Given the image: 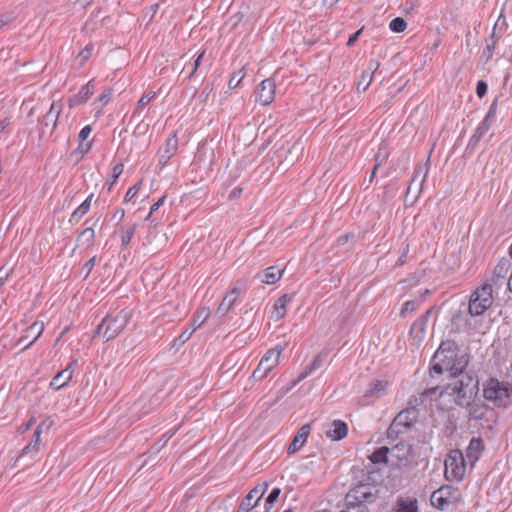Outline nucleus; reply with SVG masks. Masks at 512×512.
Wrapping results in <instances>:
<instances>
[{
	"label": "nucleus",
	"mask_w": 512,
	"mask_h": 512,
	"mask_svg": "<svg viewBox=\"0 0 512 512\" xmlns=\"http://www.w3.org/2000/svg\"><path fill=\"white\" fill-rule=\"evenodd\" d=\"M450 495V487H442L432 493L431 503L439 510H446L452 502Z\"/></svg>",
	"instance_id": "21"
},
{
	"label": "nucleus",
	"mask_w": 512,
	"mask_h": 512,
	"mask_svg": "<svg viewBox=\"0 0 512 512\" xmlns=\"http://www.w3.org/2000/svg\"><path fill=\"white\" fill-rule=\"evenodd\" d=\"M487 90H488V85L485 81L483 80H480L478 81L477 83V86H476V94L479 98H482L486 95L487 93Z\"/></svg>",
	"instance_id": "51"
},
{
	"label": "nucleus",
	"mask_w": 512,
	"mask_h": 512,
	"mask_svg": "<svg viewBox=\"0 0 512 512\" xmlns=\"http://www.w3.org/2000/svg\"><path fill=\"white\" fill-rule=\"evenodd\" d=\"M92 132V127L90 125L84 126L79 132L78 139L79 142H84L90 136Z\"/></svg>",
	"instance_id": "53"
},
{
	"label": "nucleus",
	"mask_w": 512,
	"mask_h": 512,
	"mask_svg": "<svg viewBox=\"0 0 512 512\" xmlns=\"http://www.w3.org/2000/svg\"><path fill=\"white\" fill-rule=\"evenodd\" d=\"M445 476L449 481H460L463 479L466 471L465 458L460 450H452L447 455L445 461Z\"/></svg>",
	"instance_id": "9"
},
{
	"label": "nucleus",
	"mask_w": 512,
	"mask_h": 512,
	"mask_svg": "<svg viewBox=\"0 0 512 512\" xmlns=\"http://www.w3.org/2000/svg\"><path fill=\"white\" fill-rule=\"evenodd\" d=\"M209 316L210 309L208 307L200 308L193 318L192 328L184 330L179 336L180 340L182 342H186L191 337L193 332H195L197 328H199L203 323L207 321Z\"/></svg>",
	"instance_id": "19"
},
{
	"label": "nucleus",
	"mask_w": 512,
	"mask_h": 512,
	"mask_svg": "<svg viewBox=\"0 0 512 512\" xmlns=\"http://www.w3.org/2000/svg\"><path fill=\"white\" fill-rule=\"evenodd\" d=\"M204 54H205V50H203V51H202V52L197 56V58L194 60V63H193V65H192V69H191V71H190V72H189V74H188V78H189V79L193 77V75L195 74V72L197 71V69L200 67V65H201V61H202V59H203V57H204Z\"/></svg>",
	"instance_id": "48"
},
{
	"label": "nucleus",
	"mask_w": 512,
	"mask_h": 512,
	"mask_svg": "<svg viewBox=\"0 0 512 512\" xmlns=\"http://www.w3.org/2000/svg\"><path fill=\"white\" fill-rule=\"evenodd\" d=\"M470 421L479 423L482 428L493 429L497 422V412L494 408L487 406L482 402H473L467 404Z\"/></svg>",
	"instance_id": "8"
},
{
	"label": "nucleus",
	"mask_w": 512,
	"mask_h": 512,
	"mask_svg": "<svg viewBox=\"0 0 512 512\" xmlns=\"http://www.w3.org/2000/svg\"><path fill=\"white\" fill-rule=\"evenodd\" d=\"M283 273L284 269H281L278 266H270L264 271L257 273L255 277L262 283L271 285L278 282L282 278Z\"/></svg>",
	"instance_id": "24"
},
{
	"label": "nucleus",
	"mask_w": 512,
	"mask_h": 512,
	"mask_svg": "<svg viewBox=\"0 0 512 512\" xmlns=\"http://www.w3.org/2000/svg\"><path fill=\"white\" fill-rule=\"evenodd\" d=\"M293 297L294 295L284 294L275 301L273 305V319L280 320L286 315V306L293 300Z\"/></svg>",
	"instance_id": "30"
},
{
	"label": "nucleus",
	"mask_w": 512,
	"mask_h": 512,
	"mask_svg": "<svg viewBox=\"0 0 512 512\" xmlns=\"http://www.w3.org/2000/svg\"><path fill=\"white\" fill-rule=\"evenodd\" d=\"M412 445L406 442H399L390 449V461L399 469H407L411 466Z\"/></svg>",
	"instance_id": "10"
},
{
	"label": "nucleus",
	"mask_w": 512,
	"mask_h": 512,
	"mask_svg": "<svg viewBox=\"0 0 512 512\" xmlns=\"http://www.w3.org/2000/svg\"><path fill=\"white\" fill-rule=\"evenodd\" d=\"M73 364H76V361L71 363L66 369H64L61 372L56 374V376L52 379V381L50 383V386L53 389L59 390L69 383V381L72 379V365Z\"/></svg>",
	"instance_id": "29"
},
{
	"label": "nucleus",
	"mask_w": 512,
	"mask_h": 512,
	"mask_svg": "<svg viewBox=\"0 0 512 512\" xmlns=\"http://www.w3.org/2000/svg\"><path fill=\"white\" fill-rule=\"evenodd\" d=\"M327 355V353L318 354L312 361V366H316L317 368H319L322 365L323 361L327 358Z\"/></svg>",
	"instance_id": "55"
},
{
	"label": "nucleus",
	"mask_w": 512,
	"mask_h": 512,
	"mask_svg": "<svg viewBox=\"0 0 512 512\" xmlns=\"http://www.w3.org/2000/svg\"><path fill=\"white\" fill-rule=\"evenodd\" d=\"M178 149V140L176 133L166 140L165 146L160 148L158 151V162L161 168H163L170 158L176 154Z\"/></svg>",
	"instance_id": "17"
},
{
	"label": "nucleus",
	"mask_w": 512,
	"mask_h": 512,
	"mask_svg": "<svg viewBox=\"0 0 512 512\" xmlns=\"http://www.w3.org/2000/svg\"><path fill=\"white\" fill-rule=\"evenodd\" d=\"M53 420L50 418H46L43 421L39 423V425L36 427L35 431L42 433L43 431H48L51 426L53 425Z\"/></svg>",
	"instance_id": "49"
},
{
	"label": "nucleus",
	"mask_w": 512,
	"mask_h": 512,
	"mask_svg": "<svg viewBox=\"0 0 512 512\" xmlns=\"http://www.w3.org/2000/svg\"><path fill=\"white\" fill-rule=\"evenodd\" d=\"M512 387L507 382H501L496 378H490L483 388V396L486 400L497 406L506 407L510 403Z\"/></svg>",
	"instance_id": "6"
},
{
	"label": "nucleus",
	"mask_w": 512,
	"mask_h": 512,
	"mask_svg": "<svg viewBox=\"0 0 512 512\" xmlns=\"http://www.w3.org/2000/svg\"><path fill=\"white\" fill-rule=\"evenodd\" d=\"M166 196H162L157 202H155L151 208L149 214L146 216L145 220L149 221L152 217V214L156 212L165 202Z\"/></svg>",
	"instance_id": "52"
},
{
	"label": "nucleus",
	"mask_w": 512,
	"mask_h": 512,
	"mask_svg": "<svg viewBox=\"0 0 512 512\" xmlns=\"http://www.w3.org/2000/svg\"><path fill=\"white\" fill-rule=\"evenodd\" d=\"M421 170H422V167H420V168H419V170H417V171L414 173V176H413V178H412V180H411V182H410V184H409V186H408V191H407V193H410V192L412 191L413 187L416 185V181H417V179H418V178H419V176H420V172H421Z\"/></svg>",
	"instance_id": "64"
},
{
	"label": "nucleus",
	"mask_w": 512,
	"mask_h": 512,
	"mask_svg": "<svg viewBox=\"0 0 512 512\" xmlns=\"http://www.w3.org/2000/svg\"><path fill=\"white\" fill-rule=\"evenodd\" d=\"M420 303H421V301H419V300H409V301H406L403 304V307L401 309L400 315L402 317H405L408 313L414 312L415 310H417V308L419 307Z\"/></svg>",
	"instance_id": "41"
},
{
	"label": "nucleus",
	"mask_w": 512,
	"mask_h": 512,
	"mask_svg": "<svg viewBox=\"0 0 512 512\" xmlns=\"http://www.w3.org/2000/svg\"><path fill=\"white\" fill-rule=\"evenodd\" d=\"M379 66L380 63L376 60H371L369 62L368 68L365 71H363L361 78L358 82V90L362 89L363 91H365L369 87V85L372 82L373 75L375 71L379 68Z\"/></svg>",
	"instance_id": "26"
},
{
	"label": "nucleus",
	"mask_w": 512,
	"mask_h": 512,
	"mask_svg": "<svg viewBox=\"0 0 512 512\" xmlns=\"http://www.w3.org/2000/svg\"><path fill=\"white\" fill-rule=\"evenodd\" d=\"M510 269V260L506 257L501 258L497 265L495 266L490 282L488 283L491 284L492 286H501L503 280H505Z\"/></svg>",
	"instance_id": "20"
},
{
	"label": "nucleus",
	"mask_w": 512,
	"mask_h": 512,
	"mask_svg": "<svg viewBox=\"0 0 512 512\" xmlns=\"http://www.w3.org/2000/svg\"><path fill=\"white\" fill-rule=\"evenodd\" d=\"M156 96V93H148L144 94L138 101L137 107L135 109V113H138L140 109L144 108L146 105H148Z\"/></svg>",
	"instance_id": "44"
},
{
	"label": "nucleus",
	"mask_w": 512,
	"mask_h": 512,
	"mask_svg": "<svg viewBox=\"0 0 512 512\" xmlns=\"http://www.w3.org/2000/svg\"><path fill=\"white\" fill-rule=\"evenodd\" d=\"M468 365V360L465 355L459 353L442 354L435 353L430 368L431 374L441 375L447 373L448 376H455L461 374Z\"/></svg>",
	"instance_id": "3"
},
{
	"label": "nucleus",
	"mask_w": 512,
	"mask_h": 512,
	"mask_svg": "<svg viewBox=\"0 0 512 512\" xmlns=\"http://www.w3.org/2000/svg\"><path fill=\"white\" fill-rule=\"evenodd\" d=\"M388 158V151L384 147H380L378 149V152L375 154V168H379L381 165H383Z\"/></svg>",
	"instance_id": "42"
},
{
	"label": "nucleus",
	"mask_w": 512,
	"mask_h": 512,
	"mask_svg": "<svg viewBox=\"0 0 512 512\" xmlns=\"http://www.w3.org/2000/svg\"><path fill=\"white\" fill-rule=\"evenodd\" d=\"M119 229L121 231V246L125 248L130 244L135 234L137 223L122 225Z\"/></svg>",
	"instance_id": "36"
},
{
	"label": "nucleus",
	"mask_w": 512,
	"mask_h": 512,
	"mask_svg": "<svg viewBox=\"0 0 512 512\" xmlns=\"http://www.w3.org/2000/svg\"><path fill=\"white\" fill-rule=\"evenodd\" d=\"M124 217H125V210H124V209H122V208H118V209L115 211L114 215H113V219L117 220V225H118L120 222H122V221H123Z\"/></svg>",
	"instance_id": "62"
},
{
	"label": "nucleus",
	"mask_w": 512,
	"mask_h": 512,
	"mask_svg": "<svg viewBox=\"0 0 512 512\" xmlns=\"http://www.w3.org/2000/svg\"><path fill=\"white\" fill-rule=\"evenodd\" d=\"M94 88L95 85L93 80L89 81L86 85H84L81 88V90L76 95L69 99V107L72 108L85 103L94 93Z\"/></svg>",
	"instance_id": "25"
},
{
	"label": "nucleus",
	"mask_w": 512,
	"mask_h": 512,
	"mask_svg": "<svg viewBox=\"0 0 512 512\" xmlns=\"http://www.w3.org/2000/svg\"><path fill=\"white\" fill-rule=\"evenodd\" d=\"M92 51H93V46L92 45H87L79 54H78V58L81 59V64H83L85 61H87L91 55H92Z\"/></svg>",
	"instance_id": "50"
},
{
	"label": "nucleus",
	"mask_w": 512,
	"mask_h": 512,
	"mask_svg": "<svg viewBox=\"0 0 512 512\" xmlns=\"http://www.w3.org/2000/svg\"><path fill=\"white\" fill-rule=\"evenodd\" d=\"M316 366H312V362L305 368V370L299 375L298 381L306 378L308 375H310L314 370H316Z\"/></svg>",
	"instance_id": "57"
},
{
	"label": "nucleus",
	"mask_w": 512,
	"mask_h": 512,
	"mask_svg": "<svg viewBox=\"0 0 512 512\" xmlns=\"http://www.w3.org/2000/svg\"><path fill=\"white\" fill-rule=\"evenodd\" d=\"M39 451V446L30 442L28 445H26L21 453L18 455V457L15 459V462L13 463V467L17 466V463L21 461L22 459L29 457L30 461L25 463L24 466H29L32 462V460L35 458Z\"/></svg>",
	"instance_id": "31"
},
{
	"label": "nucleus",
	"mask_w": 512,
	"mask_h": 512,
	"mask_svg": "<svg viewBox=\"0 0 512 512\" xmlns=\"http://www.w3.org/2000/svg\"><path fill=\"white\" fill-rule=\"evenodd\" d=\"M491 128V126H489V124H487L486 122H484L482 120V122L479 124V126L477 127V129L475 130L476 133H478L480 136H484L488 130Z\"/></svg>",
	"instance_id": "54"
},
{
	"label": "nucleus",
	"mask_w": 512,
	"mask_h": 512,
	"mask_svg": "<svg viewBox=\"0 0 512 512\" xmlns=\"http://www.w3.org/2000/svg\"><path fill=\"white\" fill-rule=\"evenodd\" d=\"M498 99H494L487 112L488 117L494 118L497 113Z\"/></svg>",
	"instance_id": "59"
},
{
	"label": "nucleus",
	"mask_w": 512,
	"mask_h": 512,
	"mask_svg": "<svg viewBox=\"0 0 512 512\" xmlns=\"http://www.w3.org/2000/svg\"><path fill=\"white\" fill-rule=\"evenodd\" d=\"M43 331L44 323L40 321H35L28 328H26L23 332V335L18 340L19 344L28 341L27 344H25L22 348V351L28 349L32 344H34L42 335Z\"/></svg>",
	"instance_id": "15"
},
{
	"label": "nucleus",
	"mask_w": 512,
	"mask_h": 512,
	"mask_svg": "<svg viewBox=\"0 0 512 512\" xmlns=\"http://www.w3.org/2000/svg\"><path fill=\"white\" fill-rule=\"evenodd\" d=\"M130 319V312L123 309L116 315H106L97 325L94 337L103 334L105 341L116 338L126 327Z\"/></svg>",
	"instance_id": "4"
},
{
	"label": "nucleus",
	"mask_w": 512,
	"mask_h": 512,
	"mask_svg": "<svg viewBox=\"0 0 512 512\" xmlns=\"http://www.w3.org/2000/svg\"><path fill=\"white\" fill-rule=\"evenodd\" d=\"M140 186H141V182H138L137 184H135L134 186L129 188L127 193H126V195H125V197H124V201L125 202L131 201L136 196V194L138 193V191L140 189Z\"/></svg>",
	"instance_id": "47"
},
{
	"label": "nucleus",
	"mask_w": 512,
	"mask_h": 512,
	"mask_svg": "<svg viewBox=\"0 0 512 512\" xmlns=\"http://www.w3.org/2000/svg\"><path fill=\"white\" fill-rule=\"evenodd\" d=\"M109 99H110V92L107 91V92L102 93L99 96L97 102L100 104V107H102V106H104L105 104L108 103Z\"/></svg>",
	"instance_id": "63"
},
{
	"label": "nucleus",
	"mask_w": 512,
	"mask_h": 512,
	"mask_svg": "<svg viewBox=\"0 0 512 512\" xmlns=\"http://www.w3.org/2000/svg\"><path fill=\"white\" fill-rule=\"evenodd\" d=\"M379 489L370 482H359L345 496L346 508L352 512H370L369 506L376 502Z\"/></svg>",
	"instance_id": "1"
},
{
	"label": "nucleus",
	"mask_w": 512,
	"mask_h": 512,
	"mask_svg": "<svg viewBox=\"0 0 512 512\" xmlns=\"http://www.w3.org/2000/svg\"><path fill=\"white\" fill-rule=\"evenodd\" d=\"M419 417V410L412 406L400 411L387 429V437L395 440L411 430Z\"/></svg>",
	"instance_id": "5"
},
{
	"label": "nucleus",
	"mask_w": 512,
	"mask_h": 512,
	"mask_svg": "<svg viewBox=\"0 0 512 512\" xmlns=\"http://www.w3.org/2000/svg\"><path fill=\"white\" fill-rule=\"evenodd\" d=\"M92 147V143L91 142H79V146L77 148V150L81 153V154H86L89 152V150L91 149Z\"/></svg>",
	"instance_id": "56"
},
{
	"label": "nucleus",
	"mask_w": 512,
	"mask_h": 512,
	"mask_svg": "<svg viewBox=\"0 0 512 512\" xmlns=\"http://www.w3.org/2000/svg\"><path fill=\"white\" fill-rule=\"evenodd\" d=\"M331 429L326 432V436L334 441H339L346 437L348 433V426L344 421L334 420L331 424Z\"/></svg>",
	"instance_id": "28"
},
{
	"label": "nucleus",
	"mask_w": 512,
	"mask_h": 512,
	"mask_svg": "<svg viewBox=\"0 0 512 512\" xmlns=\"http://www.w3.org/2000/svg\"><path fill=\"white\" fill-rule=\"evenodd\" d=\"M370 461L373 464H387L390 461V449L382 446L376 449L370 456Z\"/></svg>",
	"instance_id": "35"
},
{
	"label": "nucleus",
	"mask_w": 512,
	"mask_h": 512,
	"mask_svg": "<svg viewBox=\"0 0 512 512\" xmlns=\"http://www.w3.org/2000/svg\"><path fill=\"white\" fill-rule=\"evenodd\" d=\"M123 170H124V166L121 163H119V164H117V165H115L113 167V175H112V177L114 178V182L117 181L119 176L123 173Z\"/></svg>",
	"instance_id": "58"
},
{
	"label": "nucleus",
	"mask_w": 512,
	"mask_h": 512,
	"mask_svg": "<svg viewBox=\"0 0 512 512\" xmlns=\"http://www.w3.org/2000/svg\"><path fill=\"white\" fill-rule=\"evenodd\" d=\"M245 76V73L243 71V69H240L239 71L233 73L232 77L230 78L229 80V88L230 89H235L238 87V85L240 84V82L242 81V79L244 78Z\"/></svg>",
	"instance_id": "43"
},
{
	"label": "nucleus",
	"mask_w": 512,
	"mask_h": 512,
	"mask_svg": "<svg viewBox=\"0 0 512 512\" xmlns=\"http://www.w3.org/2000/svg\"><path fill=\"white\" fill-rule=\"evenodd\" d=\"M247 287L246 281L244 280H238L235 283V286L230 289V291L225 295L223 300L221 301L220 305L218 306L216 310V315L219 317L225 316L230 309L233 307V305L237 301L238 295L245 290Z\"/></svg>",
	"instance_id": "11"
},
{
	"label": "nucleus",
	"mask_w": 512,
	"mask_h": 512,
	"mask_svg": "<svg viewBox=\"0 0 512 512\" xmlns=\"http://www.w3.org/2000/svg\"><path fill=\"white\" fill-rule=\"evenodd\" d=\"M432 313L433 308L428 309L424 314L418 317L410 328V335L419 342L422 341L425 336L427 323Z\"/></svg>",
	"instance_id": "18"
},
{
	"label": "nucleus",
	"mask_w": 512,
	"mask_h": 512,
	"mask_svg": "<svg viewBox=\"0 0 512 512\" xmlns=\"http://www.w3.org/2000/svg\"><path fill=\"white\" fill-rule=\"evenodd\" d=\"M268 488V483H263L252 488L249 493L243 498L238 509L240 512H249L258 505Z\"/></svg>",
	"instance_id": "13"
},
{
	"label": "nucleus",
	"mask_w": 512,
	"mask_h": 512,
	"mask_svg": "<svg viewBox=\"0 0 512 512\" xmlns=\"http://www.w3.org/2000/svg\"><path fill=\"white\" fill-rule=\"evenodd\" d=\"M481 138H482V136H480L478 133L474 132V134L471 136V138L469 140L468 148H474L478 144V142L480 141Z\"/></svg>",
	"instance_id": "61"
},
{
	"label": "nucleus",
	"mask_w": 512,
	"mask_h": 512,
	"mask_svg": "<svg viewBox=\"0 0 512 512\" xmlns=\"http://www.w3.org/2000/svg\"><path fill=\"white\" fill-rule=\"evenodd\" d=\"M407 27L406 21L402 17H396L389 23V28L395 33L403 32Z\"/></svg>",
	"instance_id": "40"
},
{
	"label": "nucleus",
	"mask_w": 512,
	"mask_h": 512,
	"mask_svg": "<svg viewBox=\"0 0 512 512\" xmlns=\"http://www.w3.org/2000/svg\"><path fill=\"white\" fill-rule=\"evenodd\" d=\"M435 353H439L441 356L442 354H451V353H459V347L458 344L454 340H446L442 341L439 348Z\"/></svg>",
	"instance_id": "37"
},
{
	"label": "nucleus",
	"mask_w": 512,
	"mask_h": 512,
	"mask_svg": "<svg viewBox=\"0 0 512 512\" xmlns=\"http://www.w3.org/2000/svg\"><path fill=\"white\" fill-rule=\"evenodd\" d=\"M269 373L270 372L267 370V368H265L259 362L258 366L256 367V369L252 373V377H253L254 380L260 381V380H263L264 378H266Z\"/></svg>",
	"instance_id": "45"
},
{
	"label": "nucleus",
	"mask_w": 512,
	"mask_h": 512,
	"mask_svg": "<svg viewBox=\"0 0 512 512\" xmlns=\"http://www.w3.org/2000/svg\"><path fill=\"white\" fill-rule=\"evenodd\" d=\"M492 292V285L486 282L471 294L468 305V312L471 316H480L491 307Z\"/></svg>",
	"instance_id": "7"
},
{
	"label": "nucleus",
	"mask_w": 512,
	"mask_h": 512,
	"mask_svg": "<svg viewBox=\"0 0 512 512\" xmlns=\"http://www.w3.org/2000/svg\"><path fill=\"white\" fill-rule=\"evenodd\" d=\"M387 382L382 380H373L363 395L364 405H368L375 400L382 398L386 394Z\"/></svg>",
	"instance_id": "16"
},
{
	"label": "nucleus",
	"mask_w": 512,
	"mask_h": 512,
	"mask_svg": "<svg viewBox=\"0 0 512 512\" xmlns=\"http://www.w3.org/2000/svg\"><path fill=\"white\" fill-rule=\"evenodd\" d=\"M281 352L282 347L280 346L268 350L261 358L260 363L271 372L277 366Z\"/></svg>",
	"instance_id": "27"
},
{
	"label": "nucleus",
	"mask_w": 512,
	"mask_h": 512,
	"mask_svg": "<svg viewBox=\"0 0 512 512\" xmlns=\"http://www.w3.org/2000/svg\"><path fill=\"white\" fill-rule=\"evenodd\" d=\"M93 198V194L89 195L87 199L82 202L71 214L69 222L77 223L79 220L90 210L91 201Z\"/></svg>",
	"instance_id": "33"
},
{
	"label": "nucleus",
	"mask_w": 512,
	"mask_h": 512,
	"mask_svg": "<svg viewBox=\"0 0 512 512\" xmlns=\"http://www.w3.org/2000/svg\"><path fill=\"white\" fill-rule=\"evenodd\" d=\"M100 217H98L95 222L93 223V225L91 227H87L86 229H84L78 236V240L81 241V240H84V243L87 244V246L91 245L94 241V238H95V231H94V226L97 224V222L99 221Z\"/></svg>",
	"instance_id": "38"
},
{
	"label": "nucleus",
	"mask_w": 512,
	"mask_h": 512,
	"mask_svg": "<svg viewBox=\"0 0 512 512\" xmlns=\"http://www.w3.org/2000/svg\"><path fill=\"white\" fill-rule=\"evenodd\" d=\"M311 431V425L305 424L301 426V428L298 430L297 434L294 436L291 444L288 447V453L294 454L298 452L306 443L308 436Z\"/></svg>",
	"instance_id": "23"
},
{
	"label": "nucleus",
	"mask_w": 512,
	"mask_h": 512,
	"mask_svg": "<svg viewBox=\"0 0 512 512\" xmlns=\"http://www.w3.org/2000/svg\"><path fill=\"white\" fill-rule=\"evenodd\" d=\"M281 493V489L279 487H275L271 490L269 495L267 496L265 500V511L269 512L270 509L273 507L274 503L278 500L279 495Z\"/></svg>",
	"instance_id": "39"
},
{
	"label": "nucleus",
	"mask_w": 512,
	"mask_h": 512,
	"mask_svg": "<svg viewBox=\"0 0 512 512\" xmlns=\"http://www.w3.org/2000/svg\"><path fill=\"white\" fill-rule=\"evenodd\" d=\"M485 445L481 438L479 437H473L469 445L466 449V457L468 461L470 462L471 466H474L475 463L480 459L483 451H484Z\"/></svg>",
	"instance_id": "22"
},
{
	"label": "nucleus",
	"mask_w": 512,
	"mask_h": 512,
	"mask_svg": "<svg viewBox=\"0 0 512 512\" xmlns=\"http://www.w3.org/2000/svg\"><path fill=\"white\" fill-rule=\"evenodd\" d=\"M453 381L446 388L445 393L453 396L458 405L469 404L478 391L479 381L476 377L461 372L459 375L450 376Z\"/></svg>",
	"instance_id": "2"
},
{
	"label": "nucleus",
	"mask_w": 512,
	"mask_h": 512,
	"mask_svg": "<svg viewBox=\"0 0 512 512\" xmlns=\"http://www.w3.org/2000/svg\"><path fill=\"white\" fill-rule=\"evenodd\" d=\"M275 89L276 85L274 80H272L271 78L263 80L256 90L257 101L262 106L269 105L275 98Z\"/></svg>",
	"instance_id": "14"
},
{
	"label": "nucleus",
	"mask_w": 512,
	"mask_h": 512,
	"mask_svg": "<svg viewBox=\"0 0 512 512\" xmlns=\"http://www.w3.org/2000/svg\"><path fill=\"white\" fill-rule=\"evenodd\" d=\"M395 512H418V501L416 498L398 499Z\"/></svg>",
	"instance_id": "34"
},
{
	"label": "nucleus",
	"mask_w": 512,
	"mask_h": 512,
	"mask_svg": "<svg viewBox=\"0 0 512 512\" xmlns=\"http://www.w3.org/2000/svg\"><path fill=\"white\" fill-rule=\"evenodd\" d=\"M39 451V446L30 442L28 445H26L21 453L18 455V457L15 459V462L13 463V467L17 466V463L21 461L22 459L29 457L30 461L25 463L24 466H29L32 462V460L35 458Z\"/></svg>",
	"instance_id": "32"
},
{
	"label": "nucleus",
	"mask_w": 512,
	"mask_h": 512,
	"mask_svg": "<svg viewBox=\"0 0 512 512\" xmlns=\"http://www.w3.org/2000/svg\"><path fill=\"white\" fill-rule=\"evenodd\" d=\"M62 106L53 102L50 106L49 111L44 115L43 119L39 123L40 136H44L47 133L52 134L57 125V120L61 113Z\"/></svg>",
	"instance_id": "12"
},
{
	"label": "nucleus",
	"mask_w": 512,
	"mask_h": 512,
	"mask_svg": "<svg viewBox=\"0 0 512 512\" xmlns=\"http://www.w3.org/2000/svg\"><path fill=\"white\" fill-rule=\"evenodd\" d=\"M361 33H362V29H359L355 33H353L347 41V46H353L357 42Z\"/></svg>",
	"instance_id": "60"
},
{
	"label": "nucleus",
	"mask_w": 512,
	"mask_h": 512,
	"mask_svg": "<svg viewBox=\"0 0 512 512\" xmlns=\"http://www.w3.org/2000/svg\"><path fill=\"white\" fill-rule=\"evenodd\" d=\"M495 49V42L487 43L485 49L483 50L481 58L485 59V61H489L493 55Z\"/></svg>",
	"instance_id": "46"
}]
</instances>
